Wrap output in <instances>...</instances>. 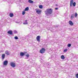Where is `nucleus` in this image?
<instances>
[{"instance_id":"1","label":"nucleus","mask_w":78,"mask_h":78,"mask_svg":"<svg viewBox=\"0 0 78 78\" xmlns=\"http://www.w3.org/2000/svg\"><path fill=\"white\" fill-rule=\"evenodd\" d=\"M53 12V10L52 9H48L45 11V14L48 16V14H51Z\"/></svg>"},{"instance_id":"2","label":"nucleus","mask_w":78,"mask_h":78,"mask_svg":"<svg viewBox=\"0 0 78 78\" xmlns=\"http://www.w3.org/2000/svg\"><path fill=\"white\" fill-rule=\"evenodd\" d=\"M72 5H73V6H75L76 5V3L75 2L73 3V0H71L70 1V7L72 6Z\"/></svg>"},{"instance_id":"3","label":"nucleus","mask_w":78,"mask_h":78,"mask_svg":"<svg viewBox=\"0 0 78 78\" xmlns=\"http://www.w3.org/2000/svg\"><path fill=\"white\" fill-rule=\"evenodd\" d=\"M10 66L14 68L16 66V63L13 62H10Z\"/></svg>"},{"instance_id":"4","label":"nucleus","mask_w":78,"mask_h":78,"mask_svg":"<svg viewBox=\"0 0 78 78\" xmlns=\"http://www.w3.org/2000/svg\"><path fill=\"white\" fill-rule=\"evenodd\" d=\"M45 51V49L44 48H42L41 50H40V52L42 54L43 53H44Z\"/></svg>"},{"instance_id":"5","label":"nucleus","mask_w":78,"mask_h":78,"mask_svg":"<svg viewBox=\"0 0 78 78\" xmlns=\"http://www.w3.org/2000/svg\"><path fill=\"white\" fill-rule=\"evenodd\" d=\"M40 39H41L40 36H37L36 39L37 41H38V42H40V41H41V40H40Z\"/></svg>"},{"instance_id":"6","label":"nucleus","mask_w":78,"mask_h":78,"mask_svg":"<svg viewBox=\"0 0 78 78\" xmlns=\"http://www.w3.org/2000/svg\"><path fill=\"white\" fill-rule=\"evenodd\" d=\"M36 12L38 14H41V10H40L39 9H37L36 10Z\"/></svg>"},{"instance_id":"7","label":"nucleus","mask_w":78,"mask_h":78,"mask_svg":"<svg viewBox=\"0 0 78 78\" xmlns=\"http://www.w3.org/2000/svg\"><path fill=\"white\" fill-rule=\"evenodd\" d=\"M8 62V61L5 60V61H4L3 63V65H4V66H7Z\"/></svg>"},{"instance_id":"8","label":"nucleus","mask_w":78,"mask_h":78,"mask_svg":"<svg viewBox=\"0 0 78 78\" xmlns=\"http://www.w3.org/2000/svg\"><path fill=\"white\" fill-rule=\"evenodd\" d=\"M27 52H21L20 53V56H24L26 53H27Z\"/></svg>"},{"instance_id":"9","label":"nucleus","mask_w":78,"mask_h":78,"mask_svg":"<svg viewBox=\"0 0 78 78\" xmlns=\"http://www.w3.org/2000/svg\"><path fill=\"white\" fill-rule=\"evenodd\" d=\"M69 23L71 26H73V22L71 20L69 21Z\"/></svg>"},{"instance_id":"10","label":"nucleus","mask_w":78,"mask_h":78,"mask_svg":"<svg viewBox=\"0 0 78 78\" xmlns=\"http://www.w3.org/2000/svg\"><path fill=\"white\" fill-rule=\"evenodd\" d=\"M28 22V20H25L24 21V22L23 23V24L24 25H27V24H28V22Z\"/></svg>"},{"instance_id":"11","label":"nucleus","mask_w":78,"mask_h":78,"mask_svg":"<svg viewBox=\"0 0 78 78\" xmlns=\"http://www.w3.org/2000/svg\"><path fill=\"white\" fill-rule=\"evenodd\" d=\"M2 59H5V54H3L2 55Z\"/></svg>"},{"instance_id":"12","label":"nucleus","mask_w":78,"mask_h":78,"mask_svg":"<svg viewBox=\"0 0 78 78\" xmlns=\"http://www.w3.org/2000/svg\"><path fill=\"white\" fill-rule=\"evenodd\" d=\"M74 16H75V15L74 14H72L70 17V18L71 19H73L74 18Z\"/></svg>"},{"instance_id":"13","label":"nucleus","mask_w":78,"mask_h":78,"mask_svg":"<svg viewBox=\"0 0 78 78\" xmlns=\"http://www.w3.org/2000/svg\"><path fill=\"white\" fill-rule=\"evenodd\" d=\"M28 2L30 3H33V1L31 0H28Z\"/></svg>"},{"instance_id":"14","label":"nucleus","mask_w":78,"mask_h":78,"mask_svg":"<svg viewBox=\"0 0 78 78\" xmlns=\"http://www.w3.org/2000/svg\"><path fill=\"white\" fill-rule=\"evenodd\" d=\"M61 59H65V57H64V55H61Z\"/></svg>"},{"instance_id":"15","label":"nucleus","mask_w":78,"mask_h":78,"mask_svg":"<svg viewBox=\"0 0 78 78\" xmlns=\"http://www.w3.org/2000/svg\"><path fill=\"white\" fill-rule=\"evenodd\" d=\"M10 17H14V14L12 13H10Z\"/></svg>"},{"instance_id":"16","label":"nucleus","mask_w":78,"mask_h":78,"mask_svg":"<svg viewBox=\"0 0 78 78\" xmlns=\"http://www.w3.org/2000/svg\"><path fill=\"white\" fill-rule=\"evenodd\" d=\"M5 54L7 55H9V52L8 51H5Z\"/></svg>"},{"instance_id":"17","label":"nucleus","mask_w":78,"mask_h":78,"mask_svg":"<svg viewBox=\"0 0 78 78\" xmlns=\"http://www.w3.org/2000/svg\"><path fill=\"white\" fill-rule=\"evenodd\" d=\"M28 10H29V8L28 7H26L24 10L25 11H28Z\"/></svg>"},{"instance_id":"18","label":"nucleus","mask_w":78,"mask_h":78,"mask_svg":"<svg viewBox=\"0 0 78 78\" xmlns=\"http://www.w3.org/2000/svg\"><path fill=\"white\" fill-rule=\"evenodd\" d=\"M39 8L40 9H42L43 8V6L42 5H39Z\"/></svg>"},{"instance_id":"19","label":"nucleus","mask_w":78,"mask_h":78,"mask_svg":"<svg viewBox=\"0 0 78 78\" xmlns=\"http://www.w3.org/2000/svg\"><path fill=\"white\" fill-rule=\"evenodd\" d=\"M13 34L12 33V30H10V35H12Z\"/></svg>"},{"instance_id":"20","label":"nucleus","mask_w":78,"mask_h":78,"mask_svg":"<svg viewBox=\"0 0 78 78\" xmlns=\"http://www.w3.org/2000/svg\"><path fill=\"white\" fill-rule=\"evenodd\" d=\"M14 33H15V34L17 33H18L17 31L16 30H14Z\"/></svg>"},{"instance_id":"21","label":"nucleus","mask_w":78,"mask_h":78,"mask_svg":"<svg viewBox=\"0 0 78 78\" xmlns=\"http://www.w3.org/2000/svg\"><path fill=\"white\" fill-rule=\"evenodd\" d=\"M14 39H19V38H18V37H17V36H15L14 37Z\"/></svg>"},{"instance_id":"22","label":"nucleus","mask_w":78,"mask_h":78,"mask_svg":"<svg viewBox=\"0 0 78 78\" xmlns=\"http://www.w3.org/2000/svg\"><path fill=\"white\" fill-rule=\"evenodd\" d=\"M68 47H71V44H68L67 45Z\"/></svg>"},{"instance_id":"23","label":"nucleus","mask_w":78,"mask_h":78,"mask_svg":"<svg viewBox=\"0 0 78 78\" xmlns=\"http://www.w3.org/2000/svg\"><path fill=\"white\" fill-rule=\"evenodd\" d=\"M26 56L27 58H29V57H30V55H29L28 54H27V55H26Z\"/></svg>"},{"instance_id":"24","label":"nucleus","mask_w":78,"mask_h":78,"mask_svg":"<svg viewBox=\"0 0 78 78\" xmlns=\"http://www.w3.org/2000/svg\"><path fill=\"white\" fill-rule=\"evenodd\" d=\"M66 51H67V49H65L64 50V51H63V52H64V53H66Z\"/></svg>"},{"instance_id":"25","label":"nucleus","mask_w":78,"mask_h":78,"mask_svg":"<svg viewBox=\"0 0 78 78\" xmlns=\"http://www.w3.org/2000/svg\"><path fill=\"white\" fill-rule=\"evenodd\" d=\"M25 14V11H23V12L22 13V15H24Z\"/></svg>"},{"instance_id":"26","label":"nucleus","mask_w":78,"mask_h":78,"mask_svg":"<svg viewBox=\"0 0 78 78\" xmlns=\"http://www.w3.org/2000/svg\"><path fill=\"white\" fill-rule=\"evenodd\" d=\"M75 17H77V16H78V14H77V13H75Z\"/></svg>"},{"instance_id":"27","label":"nucleus","mask_w":78,"mask_h":78,"mask_svg":"<svg viewBox=\"0 0 78 78\" xmlns=\"http://www.w3.org/2000/svg\"><path fill=\"white\" fill-rule=\"evenodd\" d=\"M76 78H78V73L76 74Z\"/></svg>"},{"instance_id":"28","label":"nucleus","mask_w":78,"mask_h":78,"mask_svg":"<svg viewBox=\"0 0 78 78\" xmlns=\"http://www.w3.org/2000/svg\"><path fill=\"white\" fill-rule=\"evenodd\" d=\"M40 61V62H41V63H43V62H43V60H42V59H41Z\"/></svg>"},{"instance_id":"29","label":"nucleus","mask_w":78,"mask_h":78,"mask_svg":"<svg viewBox=\"0 0 78 78\" xmlns=\"http://www.w3.org/2000/svg\"><path fill=\"white\" fill-rule=\"evenodd\" d=\"M47 65H48V66H51V64L50 63H47Z\"/></svg>"},{"instance_id":"30","label":"nucleus","mask_w":78,"mask_h":78,"mask_svg":"<svg viewBox=\"0 0 78 78\" xmlns=\"http://www.w3.org/2000/svg\"><path fill=\"white\" fill-rule=\"evenodd\" d=\"M7 33L8 34H10V30H9L8 32H7Z\"/></svg>"},{"instance_id":"31","label":"nucleus","mask_w":78,"mask_h":78,"mask_svg":"<svg viewBox=\"0 0 78 78\" xmlns=\"http://www.w3.org/2000/svg\"><path fill=\"white\" fill-rule=\"evenodd\" d=\"M15 22L16 23H20V22H18V21H16Z\"/></svg>"},{"instance_id":"32","label":"nucleus","mask_w":78,"mask_h":78,"mask_svg":"<svg viewBox=\"0 0 78 78\" xmlns=\"http://www.w3.org/2000/svg\"><path fill=\"white\" fill-rule=\"evenodd\" d=\"M55 10H57L58 9V8H55Z\"/></svg>"},{"instance_id":"33","label":"nucleus","mask_w":78,"mask_h":78,"mask_svg":"<svg viewBox=\"0 0 78 78\" xmlns=\"http://www.w3.org/2000/svg\"><path fill=\"white\" fill-rule=\"evenodd\" d=\"M55 6H58V5L57 4H56L55 5Z\"/></svg>"},{"instance_id":"34","label":"nucleus","mask_w":78,"mask_h":78,"mask_svg":"<svg viewBox=\"0 0 78 78\" xmlns=\"http://www.w3.org/2000/svg\"><path fill=\"white\" fill-rule=\"evenodd\" d=\"M9 16H10V13H9Z\"/></svg>"},{"instance_id":"35","label":"nucleus","mask_w":78,"mask_h":78,"mask_svg":"<svg viewBox=\"0 0 78 78\" xmlns=\"http://www.w3.org/2000/svg\"><path fill=\"white\" fill-rule=\"evenodd\" d=\"M58 27V26H56V27Z\"/></svg>"}]
</instances>
